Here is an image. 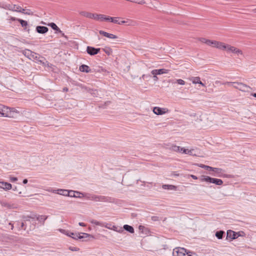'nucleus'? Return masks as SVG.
<instances>
[{
	"label": "nucleus",
	"instance_id": "f257e3e1",
	"mask_svg": "<svg viewBox=\"0 0 256 256\" xmlns=\"http://www.w3.org/2000/svg\"><path fill=\"white\" fill-rule=\"evenodd\" d=\"M60 231L62 233H63V234H66V236H70L76 240H78V239L80 240V239H82L84 238H94V236L92 235H91V234H87V233L72 232H70L68 230H63V229L60 230Z\"/></svg>",
	"mask_w": 256,
	"mask_h": 256
},
{
	"label": "nucleus",
	"instance_id": "f03ea898",
	"mask_svg": "<svg viewBox=\"0 0 256 256\" xmlns=\"http://www.w3.org/2000/svg\"><path fill=\"white\" fill-rule=\"evenodd\" d=\"M17 113V110L14 108H10L0 104V116L14 117L13 113Z\"/></svg>",
	"mask_w": 256,
	"mask_h": 256
},
{
	"label": "nucleus",
	"instance_id": "7ed1b4c3",
	"mask_svg": "<svg viewBox=\"0 0 256 256\" xmlns=\"http://www.w3.org/2000/svg\"><path fill=\"white\" fill-rule=\"evenodd\" d=\"M54 192V194H58L60 195H62L64 196H68L70 197H74V198H80V196H76L74 194L75 193L78 194H83L82 193H80L78 192H76L72 190H64V189H56V190H55Z\"/></svg>",
	"mask_w": 256,
	"mask_h": 256
},
{
	"label": "nucleus",
	"instance_id": "20e7f679",
	"mask_svg": "<svg viewBox=\"0 0 256 256\" xmlns=\"http://www.w3.org/2000/svg\"><path fill=\"white\" fill-rule=\"evenodd\" d=\"M200 180L201 182L214 184L218 186H221L223 184V181L220 179L212 178L204 175L201 176L200 178Z\"/></svg>",
	"mask_w": 256,
	"mask_h": 256
},
{
	"label": "nucleus",
	"instance_id": "39448f33",
	"mask_svg": "<svg viewBox=\"0 0 256 256\" xmlns=\"http://www.w3.org/2000/svg\"><path fill=\"white\" fill-rule=\"evenodd\" d=\"M173 256H188V253L182 248H176L172 252Z\"/></svg>",
	"mask_w": 256,
	"mask_h": 256
},
{
	"label": "nucleus",
	"instance_id": "423d86ee",
	"mask_svg": "<svg viewBox=\"0 0 256 256\" xmlns=\"http://www.w3.org/2000/svg\"><path fill=\"white\" fill-rule=\"evenodd\" d=\"M22 54L29 59L38 60L39 55L30 50L26 49L22 51Z\"/></svg>",
	"mask_w": 256,
	"mask_h": 256
},
{
	"label": "nucleus",
	"instance_id": "0eeeda50",
	"mask_svg": "<svg viewBox=\"0 0 256 256\" xmlns=\"http://www.w3.org/2000/svg\"><path fill=\"white\" fill-rule=\"evenodd\" d=\"M94 201L112 203L114 202V198L110 196L96 195Z\"/></svg>",
	"mask_w": 256,
	"mask_h": 256
},
{
	"label": "nucleus",
	"instance_id": "6e6552de",
	"mask_svg": "<svg viewBox=\"0 0 256 256\" xmlns=\"http://www.w3.org/2000/svg\"><path fill=\"white\" fill-rule=\"evenodd\" d=\"M228 44L216 40H212L211 46L216 48L220 50H226Z\"/></svg>",
	"mask_w": 256,
	"mask_h": 256
},
{
	"label": "nucleus",
	"instance_id": "1a4fd4ad",
	"mask_svg": "<svg viewBox=\"0 0 256 256\" xmlns=\"http://www.w3.org/2000/svg\"><path fill=\"white\" fill-rule=\"evenodd\" d=\"M236 84H237V86L234 85V88L242 92H248V89H252L250 86L242 82H236Z\"/></svg>",
	"mask_w": 256,
	"mask_h": 256
},
{
	"label": "nucleus",
	"instance_id": "9d476101",
	"mask_svg": "<svg viewBox=\"0 0 256 256\" xmlns=\"http://www.w3.org/2000/svg\"><path fill=\"white\" fill-rule=\"evenodd\" d=\"M226 48V50L228 52H231L234 54H236L238 55H242L243 54V52L234 46H232L231 45L228 44Z\"/></svg>",
	"mask_w": 256,
	"mask_h": 256
},
{
	"label": "nucleus",
	"instance_id": "9b49d317",
	"mask_svg": "<svg viewBox=\"0 0 256 256\" xmlns=\"http://www.w3.org/2000/svg\"><path fill=\"white\" fill-rule=\"evenodd\" d=\"M240 232H235L232 230H228L226 232L227 238H230L231 240H234L241 236Z\"/></svg>",
	"mask_w": 256,
	"mask_h": 256
},
{
	"label": "nucleus",
	"instance_id": "f8f14e48",
	"mask_svg": "<svg viewBox=\"0 0 256 256\" xmlns=\"http://www.w3.org/2000/svg\"><path fill=\"white\" fill-rule=\"evenodd\" d=\"M168 112V110L166 108H161L156 106L153 108V112L156 115H162Z\"/></svg>",
	"mask_w": 256,
	"mask_h": 256
},
{
	"label": "nucleus",
	"instance_id": "ddd939ff",
	"mask_svg": "<svg viewBox=\"0 0 256 256\" xmlns=\"http://www.w3.org/2000/svg\"><path fill=\"white\" fill-rule=\"evenodd\" d=\"M100 48H95L94 47L88 46L86 48L87 52L90 56H94L98 53L100 51Z\"/></svg>",
	"mask_w": 256,
	"mask_h": 256
},
{
	"label": "nucleus",
	"instance_id": "4468645a",
	"mask_svg": "<svg viewBox=\"0 0 256 256\" xmlns=\"http://www.w3.org/2000/svg\"><path fill=\"white\" fill-rule=\"evenodd\" d=\"M211 171H212L214 172L216 174H214V176H222V169L220 168H213L211 170ZM224 177L226 178H230L228 175V174H224L223 175Z\"/></svg>",
	"mask_w": 256,
	"mask_h": 256
},
{
	"label": "nucleus",
	"instance_id": "2eb2a0df",
	"mask_svg": "<svg viewBox=\"0 0 256 256\" xmlns=\"http://www.w3.org/2000/svg\"><path fill=\"white\" fill-rule=\"evenodd\" d=\"M107 18L108 16H106L105 15L102 14H94L93 19L95 20H100V21H108Z\"/></svg>",
	"mask_w": 256,
	"mask_h": 256
},
{
	"label": "nucleus",
	"instance_id": "dca6fc26",
	"mask_svg": "<svg viewBox=\"0 0 256 256\" xmlns=\"http://www.w3.org/2000/svg\"><path fill=\"white\" fill-rule=\"evenodd\" d=\"M169 71H170V70L164 69V68H161V69H158V70L155 69V70H152L151 73H154V74L159 75V74H168Z\"/></svg>",
	"mask_w": 256,
	"mask_h": 256
},
{
	"label": "nucleus",
	"instance_id": "f3484780",
	"mask_svg": "<svg viewBox=\"0 0 256 256\" xmlns=\"http://www.w3.org/2000/svg\"><path fill=\"white\" fill-rule=\"evenodd\" d=\"M48 30V28L44 26H37L36 27V31L39 34H44L47 32Z\"/></svg>",
	"mask_w": 256,
	"mask_h": 256
},
{
	"label": "nucleus",
	"instance_id": "a211bd4d",
	"mask_svg": "<svg viewBox=\"0 0 256 256\" xmlns=\"http://www.w3.org/2000/svg\"><path fill=\"white\" fill-rule=\"evenodd\" d=\"M79 14L82 16H84L87 18L93 19L94 14L88 12L86 11H80L79 12Z\"/></svg>",
	"mask_w": 256,
	"mask_h": 256
},
{
	"label": "nucleus",
	"instance_id": "6ab92c4d",
	"mask_svg": "<svg viewBox=\"0 0 256 256\" xmlns=\"http://www.w3.org/2000/svg\"><path fill=\"white\" fill-rule=\"evenodd\" d=\"M79 70L82 72H85L86 73L90 72H92L90 68L86 64H82L80 66Z\"/></svg>",
	"mask_w": 256,
	"mask_h": 256
},
{
	"label": "nucleus",
	"instance_id": "aec40b11",
	"mask_svg": "<svg viewBox=\"0 0 256 256\" xmlns=\"http://www.w3.org/2000/svg\"><path fill=\"white\" fill-rule=\"evenodd\" d=\"M0 184H2V186H0V188L6 190H10L12 188V186L10 183L2 182H0Z\"/></svg>",
	"mask_w": 256,
	"mask_h": 256
},
{
	"label": "nucleus",
	"instance_id": "412c9836",
	"mask_svg": "<svg viewBox=\"0 0 256 256\" xmlns=\"http://www.w3.org/2000/svg\"><path fill=\"white\" fill-rule=\"evenodd\" d=\"M13 4H3L1 7L2 8L5 9V10H12L13 12L16 11L15 9V6H12Z\"/></svg>",
	"mask_w": 256,
	"mask_h": 256
},
{
	"label": "nucleus",
	"instance_id": "4be33fe9",
	"mask_svg": "<svg viewBox=\"0 0 256 256\" xmlns=\"http://www.w3.org/2000/svg\"><path fill=\"white\" fill-rule=\"evenodd\" d=\"M192 81L193 84H198L203 86H206L205 84L201 82L200 78V77L198 76V77L192 78Z\"/></svg>",
	"mask_w": 256,
	"mask_h": 256
},
{
	"label": "nucleus",
	"instance_id": "5701e85b",
	"mask_svg": "<svg viewBox=\"0 0 256 256\" xmlns=\"http://www.w3.org/2000/svg\"><path fill=\"white\" fill-rule=\"evenodd\" d=\"M162 188L164 190H176V186L174 185L171 184H163L162 186Z\"/></svg>",
	"mask_w": 256,
	"mask_h": 256
},
{
	"label": "nucleus",
	"instance_id": "b1692460",
	"mask_svg": "<svg viewBox=\"0 0 256 256\" xmlns=\"http://www.w3.org/2000/svg\"><path fill=\"white\" fill-rule=\"evenodd\" d=\"M120 19V18L118 17L108 16V18H107L108 21H110V22L116 24H118Z\"/></svg>",
	"mask_w": 256,
	"mask_h": 256
},
{
	"label": "nucleus",
	"instance_id": "393cba45",
	"mask_svg": "<svg viewBox=\"0 0 256 256\" xmlns=\"http://www.w3.org/2000/svg\"><path fill=\"white\" fill-rule=\"evenodd\" d=\"M124 230L131 234H133L134 232V228H133V227L128 224H124Z\"/></svg>",
	"mask_w": 256,
	"mask_h": 256
},
{
	"label": "nucleus",
	"instance_id": "a878e982",
	"mask_svg": "<svg viewBox=\"0 0 256 256\" xmlns=\"http://www.w3.org/2000/svg\"><path fill=\"white\" fill-rule=\"evenodd\" d=\"M48 26H50L53 30H56V32L62 33V31L58 28V27L56 26V24L54 22H51L48 24Z\"/></svg>",
	"mask_w": 256,
	"mask_h": 256
},
{
	"label": "nucleus",
	"instance_id": "bb28decb",
	"mask_svg": "<svg viewBox=\"0 0 256 256\" xmlns=\"http://www.w3.org/2000/svg\"><path fill=\"white\" fill-rule=\"evenodd\" d=\"M125 24L128 26H134L136 24V22L130 19H126Z\"/></svg>",
	"mask_w": 256,
	"mask_h": 256
},
{
	"label": "nucleus",
	"instance_id": "cd10ccee",
	"mask_svg": "<svg viewBox=\"0 0 256 256\" xmlns=\"http://www.w3.org/2000/svg\"><path fill=\"white\" fill-rule=\"evenodd\" d=\"M199 40L202 42L204 43L208 46H211L212 40L201 38H199Z\"/></svg>",
	"mask_w": 256,
	"mask_h": 256
},
{
	"label": "nucleus",
	"instance_id": "c85d7f7f",
	"mask_svg": "<svg viewBox=\"0 0 256 256\" xmlns=\"http://www.w3.org/2000/svg\"><path fill=\"white\" fill-rule=\"evenodd\" d=\"M48 216H44V215H40L38 216L36 219L38 220L40 222H42V224H44V221L47 219Z\"/></svg>",
	"mask_w": 256,
	"mask_h": 256
},
{
	"label": "nucleus",
	"instance_id": "c756f323",
	"mask_svg": "<svg viewBox=\"0 0 256 256\" xmlns=\"http://www.w3.org/2000/svg\"><path fill=\"white\" fill-rule=\"evenodd\" d=\"M224 232L223 230H219L216 232V236L219 239L221 240L222 238Z\"/></svg>",
	"mask_w": 256,
	"mask_h": 256
},
{
	"label": "nucleus",
	"instance_id": "7c9ffc66",
	"mask_svg": "<svg viewBox=\"0 0 256 256\" xmlns=\"http://www.w3.org/2000/svg\"><path fill=\"white\" fill-rule=\"evenodd\" d=\"M102 50L108 56L110 55L112 52V49L110 47H106L104 48H102Z\"/></svg>",
	"mask_w": 256,
	"mask_h": 256
},
{
	"label": "nucleus",
	"instance_id": "2f4dec72",
	"mask_svg": "<svg viewBox=\"0 0 256 256\" xmlns=\"http://www.w3.org/2000/svg\"><path fill=\"white\" fill-rule=\"evenodd\" d=\"M129 2L136 3L139 4H146L144 0H129Z\"/></svg>",
	"mask_w": 256,
	"mask_h": 256
},
{
	"label": "nucleus",
	"instance_id": "473e14b6",
	"mask_svg": "<svg viewBox=\"0 0 256 256\" xmlns=\"http://www.w3.org/2000/svg\"><path fill=\"white\" fill-rule=\"evenodd\" d=\"M26 8H21V6H18V7H16V9L15 12L26 14Z\"/></svg>",
	"mask_w": 256,
	"mask_h": 256
},
{
	"label": "nucleus",
	"instance_id": "72a5a7b5",
	"mask_svg": "<svg viewBox=\"0 0 256 256\" xmlns=\"http://www.w3.org/2000/svg\"><path fill=\"white\" fill-rule=\"evenodd\" d=\"M182 148L179 146H172V150L174 151V152H182V151H180V148Z\"/></svg>",
	"mask_w": 256,
	"mask_h": 256
},
{
	"label": "nucleus",
	"instance_id": "f704fd0d",
	"mask_svg": "<svg viewBox=\"0 0 256 256\" xmlns=\"http://www.w3.org/2000/svg\"><path fill=\"white\" fill-rule=\"evenodd\" d=\"M18 22L22 26L26 27L28 26V22L26 20L19 18Z\"/></svg>",
	"mask_w": 256,
	"mask_h": 256
},
{
	"label": "nucleus",
	"instance_id": "c9c22d12",
	"mask_svg": "<svg viewBox=\"0 0 256 256\" xmlns=\"http://www.w3.org/2000/svg\"><path fill=\"white\" fill-rule=\"evenodd\" d=\"M199 166L202 168H204L205 170H210V171H211V170L212 169V167H211V166H206V165H204V164H200Z\"/></svg>",
	"mask_w": 256,
	"mask_h": 256
},
{
	"label": "nucleus",
	"instance_id": "e433bc0d",
	"mask_svg": "<svg viewBox=\"0 0 256 256\" xmlns=\"http://www.w3.org/2000/svg\"><path fill=\"white\" fill-rule=\"evenodd\" d=\"M138 228L142 233L146 234V232L148 231L147 228H146L145 226H140Z\"/></svg>",
	"mask_w": 256,
	"mask_h": 256
},
{
	"label": "nucleus",
	"instance_id": "4c0bfd02",
	"mask_svg": "<svg viewBox=\"0 0 256 256\" xmlns=\"http://www.w3.org/2000/svg\"><path fill=\"white\" fill-rule=\"evenodd\" d=\"M95 196V194H88V196H86V198L88 200L94 201Z\"/></svg>",
	"mask_w": 256,
	"mask_h": 256
},
{
	"label": "nucleus",
	"instance_id": "58836bf2",
	"mask_svg": "<svg viewBox=\"0 0 256 256\" xmlns=\"http://www.w3.org/2000/svg\"><path fill=\"white\" fill-rule=\"evenodd\" d=\"M175 82L178 83L180 85H184L185 84V82L182 80V79H178L176 80V82H172V84H174Z\"/></svg>",
	"mask_w": 256,
	"mask_h": 256
},
{
	"label": "nucleus",
	"instance_id": "ea45409f",
	"mask_svg": "<svg viewBox=\"0 0 256 256\" xmlns=\"http://www.w3.org/2000/svg\"><path fill=\"white\" fill-rule=\"evenodd\" d=\"M106 38H111V39H116V38H118V36L116 35H114V34L108 33Z\"/></svg>",
	"mask_w": 256,
	"mask_h": 256
},
{
	"label": "nucleus",
	"instance_id": "a19ab883",
	"mask_svg": "<svg viewBox=\"0 0 256 256\" xmlns=\"http://www.w3.org/2000/svg\"><path fill=\"white\" fill-rule=\"evenodd\" d=\"M90 222L92 224L96 225V226H101L102 225V224L100 222L97 221L96 220H91Z\"/></svg>",
	"mask_w": 256,
	"mask_h": 256
},
{
	"label": "nucleus",
	"instance_id": "79ce46f5",
	"mask_svg": "<svg viewBox=\"0 0 256 256\" xmlns=\"http://www.w3.org/2000/svg\"><path fill=\"white\" fill-rule=\"evenodd\" d=\"M150 76H151L150 74H144L142 75V76L141 77H140V79L141 80L142 78L143 80H144L146 78H150Z\"/></svg>",
	"mask_w": 256,
	"mask_h": 256
},
{
	"label": "nucleus",
	"instance_id": "37998d69",
	"mask_svg": "<svg viewBox=\"0 0 256 256\" xmlns=\"http://www.w3.org/2000/svg\"><path fill=\"white\" fill-rule=\"evenodd\" d=\"M189 150L186 149L184 148H180V151H182V153L185 154H188Z\"/></svg>",
	"mask_w": 256,
	"mask_h": 256
},
{
	"label": "nucleus",
	"instance_id": "c03bdc74",
	"mask_svg": "<svg viewBox=\"0 0 256 256\" xmlns=\"http://www.w3.org/2000/svg\"><path fill=\"white\" fill-rule=\"evenodd\" d=\"M68 249L70 250L71 251H78L80 250L79 248H78L76 247H73V246H70Z\"/></svg>",
	"mask_w": 256,
	"mask_h": 256
},
{
	"label": "nucleus",
	"instance_id": "a18cd8bd",
	"mask_svg": "<svg viewBox=\"0 0 256 256\" xmlns=\"http://www.w3.org/2000/svg\"><path fill=\"white\" fill-rule=\"evenodd\" d=\"M99 33L100 34H102V36H104L106 37L108 35V32H104V31H103V30H102L99 31Z\"/></svg>",
	"mask_w": 256,
	"mask_h": 256
},
{
	"label": "nucleus",
	"instance_id": "49530a36",
	"mask_svg": "<svg viewBox=\"0 0 256 256\" xmlns=\"http://www.w3.org/2000/svg\"><path fill=\"white\" fill-rule=\"evenodd\" d=\"M194 149L189 150V152L188 154H189L190 156H196V154L194 152Z\"/></svg>",
	"mask_w": 256,
	"mask_h": 256
},
{
	"label": "nucleus",
	"instance_id": "de8ad7c7",
	"mask_svg": "<svg viewBox=\"0 0 256 256\" xmlns=\"http://www.w3.org/2000/svg\"><path fill=\"white\" fill-rule=\"evenodd\" d=\"M26 14L32 15L33 14V12H32L30 10L26 9Z\"/></svg>",
	"mask_w": 256,
	"mask_h": 256
},
{
	"label": "nucleus",
	"instance_id": "09e8293b",
	"mask_svg": "<svg viewBox=\"0 0 256 256\" xmlns=\"http://www.w3.org/2000/svg\"><path fill=\"white\" fill-rule=\"evenodd\" d=\"M153 75V79L154 81H158V78L157 76V74H154V73H151Z\"/></svg>",
	"mask_w": 256,
	"mask_h": 256
},
{
	"label": "nucleus",
	"instance_id": "8fccbe9b",
	"mask_svg": "<svg viewBox=\"0 0 256 256\" xmlns=\"http://www.w3.org/2000/svg\"><path fill=\"white\" fill-rule=\"evenodd\" d=\"M226 84H227L228 86H231V85H232L233 86L234 85H236V82H227L225 83Z\"/></svg>",
	"mask_w": 256,
	"mask_h": 256
},
{
	"label": "nucleus",
	"instance_id": "3c124183",
	"mask_svg": "<svg viewBox=\"0 0 256 256\" xmlns=\"http://www.w3.org/2000/svg\"><path fill=\"white\" fill-rule=\"evenodd\" d=\"M46 190L48 192H51L54 193V192L56 190H54V189H52V188H48Z\"/></svg>",
	"mask_w": 256,
	"mask_h": 256
},
{
	"label": "nucleus",
	"instance_id": "603ef678",
	"mask_svg": "<svg viewBox=\"0 0 256 256\" xmlns=\"http://www.w3.org/2000/svg\"><path fill=\"white\" fill-rule=\"evenodd\" d=\"M152 220L153 221L158 220V217L156 216H153L152 217Z\"/></svg>",
	"mask_w": 256,
	"mask_h": 256
},
{
	"label": "nucleus",
	"instance_id": "864d4df0",
	"mask_svg": "<svg viewBox=\"0 0 256 256\" xmlns=\"http://www.w3.org/2000/svg\"><path fill=\"white\" fill-rule=\"evenodd\" d=\"M10 20L12 21H18V20H19V18H16L15 17H12V16H11L10 18Z\"/></svg>",
	"mask_w": 256,
	"mask_h": 256
},
{
	"label": "nucleus",
	"instance_id": "5fc2aeb1",
	"mask_svg": "<svg viewBox=\"0 0 256 256\" xmlns=\"http://www.w3.org/2000/svg\"><path fill=\"white\" fill-rule=\"evenodd\" d=\"M188 176L191 177L194 180H198V178L196 176H194V175H193V174H190V175Z\"/></svg>",
	"mask_w": 256,
	"mask_h": 256
},
{
	"label": "nucleus",
	"instance_id": "6e6d98bb",
	"mask_svg": "<svg viewBox=\"0 0 256 256\" xmlns=\"http://www.w3.org/2000/svg\"><path fill=\"white\" fill-rule=\"evenodd\" d=\"M125 23H126V20H119L118 24L122 25V24H125Z\"/></svg>",
	"mask_w": 256,
	"mask_h": 256
},
{
	"label": "nucleus",
	"instance_id": "4d7b16f0",
	"mask_svg": "<svg viewBox=\"0 0 256 256\" xmlns=\"http://www.w3.org/2000/svg\"><path fill=\"white\" fill-rule=\"evenodd\" d=\"M18 180L17 178L16 177H11L10 178V180L11 182H16Z\"/></svg>",
	"mask_w": 256,
	"mask_h": 256
},
{
	"label": "nucleus",
	"instance_id": "13d9d810",
	"mask_svg": "<svg viewBox=\"0 0 256 256\" xmlns=\"http://www.w3.org/2000/svg\"><path fill=\"white\" fill-rule=\"evenodd\" d=\"M188 256H198V255L194 252H192L191 254H188Z\"/></svg>",
	"mask_w": 256,
	"mask_h": 256
},
{
	"label": "nucleus",
	"instance_id": "bf43d9fd",
	"mask_svg": "<svg viewBox=\"0 0 256 256\" xmlns=\"http://www.w3.org/2000/svg\"><path fill=\"white\" fill-rule=\"evenodd\" d=\"M47 62L46 65L45 64L44 62H43V64H44V66H47L48 67H50L51 66H52V64H50L48 62Z\"/></svg>",
	"mask_w": 256,
	"mask_h": 256
},
{
	"label": "nucleus",
	"instance_id": "052dcab7",
	"mask_svg": "<svg viewBox=\"0 0 256 256\" xmlns=\"http://www.w3.org/2000/svg\"><path fill=\"white\" fill-rule=\"evenodd\" d=\"M68 90V88L66 87H64L63 88L62 91L64 92H67Z\"/></svg>",
	"mask_w": 256,
	"mask_h": 256
},
{
	"label": "nucleus",
	"instance_id": "680f3d73",
	"mask_svg": "<svg viewBox=\"0 0 256 256\" xmlns=\"http://www.w3.org/2000/svg\"><path fill=\"white\" fill-rule=\"evenodd\" d=\"M78 224L80 226H86V224L84 222H79Z\"/></svg>",
	"mask_w": 256,
	"mask_h": 256
},
{
	"label": "nucleus",
	"instance_id": "e2e57ef3",
	"mask_svg": "<svg viewBox=\"0 0 256 256\" xmlns=\"http://www.w3.org/2000/svg\"><path fill=\"white\" fill-rule=\"evenodd\" d=\"M24 223L22 222L21 223V228H22V229H24L25 230L26 228L24 227Z\"/></svg>",
	"mask_w": 256,
	"mask_h": 256
},
{
	"label": "nucleus",
	"instance_id": "0e129e2a",
	"mask_svg": "<svg viewBox=\"0 0 256 256\" xmlns=\"http://www.w3.org/2000/svg\"><path fill=\"white\" fill-rule=\"evenodd\" d=\"M28 180H27V179H24V180H23V182H23V184H27V183H28Z\"/></svg>",
	"mask_w": 256,
	"mask_h": 256
},
{
	"label": "nucleus",
	"instance_id": "69168bd1",
	"mask_svg": "<svg viewBox=\"0 0 256 256\" xmlns=\"http://www.w3.org/2000/svg\"><path fill=\"white\" fill-rule=\"evenodd\" d=\"M10 225V226H11V229L12 230H13L14 228V226L10 222L9 224Z\"/></svg>",
	"mask_w": 256,
	"mask_h": 256
},
{
	"label": "nucleus",
	"instance_id": "338daca9",
	"mask_svg": "<svg viewBox=\"0 0 256 256\" xmlns=\"http://www.w3.org/2000/svg\"><path fill=\"white\" fill-rule=\"evenodd\" d=\"M62 34V36L64 37V38H67L66 36H65L64 34L62 32L61 33Z\"/></svg>",
	"mask_w": 256,
	"mask_h": 256
},
{
	"label": "nucleus",
	"instance_id": "774afa93",
	"mask_svg": "<svg viewBox=\"0 0 256 256\" xmlns=\"http://www.w3.org/2000/svg\"><path fill=\"white\" fill-rule=\"evenodd\" d=\"M252 95L254 97L256 98V93H253L252 94Z\"/></svg>",
	"mask_w": 256,
	"mask_h": 256
}]
</instances>
